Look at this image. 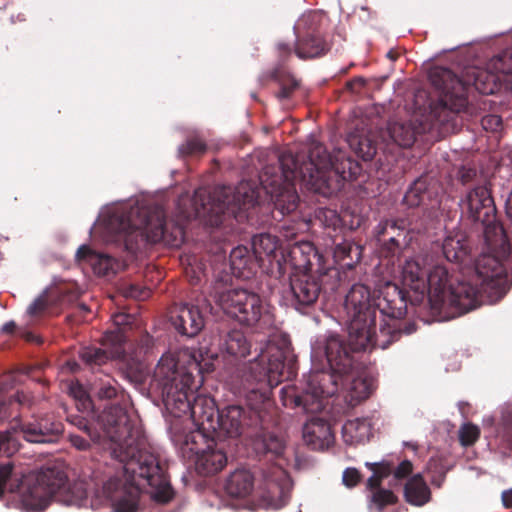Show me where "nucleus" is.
Returning a JSON list of instances; mask_svg holds the SVG:
<instances>
[{
  "label": "nucleus",
  "instance_id": "ddd939ff",
  "mask_svg": "<svg viewBox=\"0 0 512 512\" xmlns=\"http://www.w3.org/2000/svg\"><path fill=\"white\" fill-rule=\"evenodd\" d=\"M462 214L474 223H480L484 235L482 251L512 256L506 233L496 222V206L491 191L485 185L471 189L460 202Z\"/></svg>",
  "mask_w": 512,
  "mask_h": 512
},
{
  "label": "nucleus",
  "instance_id": "9b49d317",
  "mask_svg": "<svg viewBox=\"0 0 512 512\" xmlns=\"http://www.w3.org/2000/svg\"><path fill=\"white\" fill-rule=\"evenodd\" d=\"M231 281L228 273L218 275L210 288V299L239 324L260 331L270 329L274 325L270 306L254 291L230 288Z\"/></svg>",
  "mask_w": 512,
  "mask_h": 512
},
{
  "label": "nucleus",
  "instance_id": "c756f323",
  "mask_svg": "<svg viewBox=\"0 0 512 512\" xmlns=\"http://www.w3.org/2000/svg\"><path fill=\"white\" fill-rule=\"evenodd\" d=\"M267 410L264 412V422L261 427L254 430L249 437H255V450L265 456L270 455L271 458H279L285 450V442L278 435L265 431Z\"/></svg>",
  "mask_w": 512,
  "mask_h": 512
},
{
  "label": "nucleus",
  "instance_id": "7c9ffc66",
  "mask_svg": "<svg viewBox=\"0 0 512 512\" xmlns=\"http://www.w3.org/2000/svg\"><path fill=\"white\" fill-rule=\"evenodd\" d=\"M194 462L198 474L210 476L220 472L226 466L227 456L223 447L217 445L199 454Z\"/></svg>",
  "mask_w": 512,
  "mask_h": 512
},
{
  "label": "nucleus",
  "instance_id": "423d86ee",
  "mask_svg": "<svg viewBox=\"0 0 512 512\" xmlns=\"http://www.w3.org/2000/svg\"><path fill=\"white\" fill-rule=\"evenodd\" d=\"M429 79L439 91L432 115L442 123L457 122L458 114L467 105L468 90L473 87L481 94L491 95L502 88L512 91V45L494 56L485 69L468 67L462 76L452 70L437 66L431 69Z\"/></svg>",
  "mask_w": 512,
  "mask_h": 512
},
{
  "label": "nucleus",
  "instance_id": "7ed1b4c3",
  "mask_svg": "<svg viewBox=\"0 0 512 512\" xmlns=\"http://www.w3.org/2000/svg\"><path fill=\"white\" fill-rule=\"evenodd\" d=\"M295 358L288 348L268 346L240 370V385L247 407L228 405L218 409L212 431L218 440L236 439L262 428L264 412L271 406L270 390L296 373Z\"/></svg>",
  "mask_w": 512,
  "mask_h": 512
},
{
  "label": "nucleus",
  "instance_id": "393cba45",
  "mask_svg": "<svg viewBox=\"0 0 512 512\" xmlns=\"http://www.w3.org/2000/svg\"><path fill=\"white\" fill-rule=\"evenodd\" d=\"M112 349L107 350L97 346H85L79 351L82 362L96 375L104 372L101 367L106 366L115 358H124L125 350L118 345H111Z\"/></svg>",
  "mask_w": 512,
  "mask_h": 512
},
{
  "label": "nucleus",
  "instance_id": "052dcab7",
  "mask_svg": "<svg viewBox=\"0 0 512 512\" xmlns=\"http://www.w3.org/2000/svg\"><path fill=\"white\" fill-rule=\"evenodd\" d=\"M481 124L485 130L498 131L502 126V119L498 115H486L482 118Z\"/></svg>",
  "mask_w": 512,
  "mask_h": 512
},
{
  "label": "nucleus",
  "instance_id": "f3484780",
  "mask_svg": "<svg viewBox=\"0 0 512 512\" xmlns=\"http://www.w3.org/2000/svg\"><path fill=\"white\" fill-rule=\"evenodd\" d=\"M408 222L406 219H385L374 229L376 240L380 243V254L385 258L395 256L402 245L407 244Z\"/></svg>",
  "mask_w": 512,
  "mask_h": 512
},
{
  "label": "nucleus",
  "instance_id": "0e129e2a",
  "mask_svg": "<svg viewBox=\"0 0 512 512\" xmlns=\"http://www.w3.org/2000/svg\"><path fill=\"white\" fill-rule=\"evenodd\" d=\"M360 429H363V430H365V432H368L369 425H368L366 420H364V419L363 420L357 419L355 421H349L344 426V430L346 432L358 431Z\"/></svg>",
  "mask_w": 512,
  "mask_h": 512
},
{
  "label": "nucleus",
  "instance_id": "4d7b16f0",
  "mask_svg": "<svg viewBox=\"0 0 512 512\" xmlns=\"http://www.w3.org/2000/svg\"><path fill=\"white\" fill-rule=\"evenodd\" d=\"M369 468L372 470L374 474L379 475L383 479L392 474L394 470L393 464L385 461L380 463L369 464Z\"/></svg>",
  "mask_w": 512,
  "mask_h": 512
},
{
  "label": "nucleus",
  "instance_id": "39448f33",
  "mask_svg": "<svg viewBox=\"0 0 512 512\" xmlns=\"http://www.w3.org/2000/svg\"><path fill=\"white\" fill-rule=\"evenodd\" d=\"M202 384L201 366L187 354L176 357L164 354L158 361L151 379V388L159 393L166 410L174 417L190 414L197 427L214 430L218 408L215 400L194 391Z\"/></svg>",
  "mask_w": 512,
  "mask_h": 512
},
{
  "label": "nucleus",
  "instance_id": "864d4df0",
  "mask_svg": "<svg viewBox=\"0 0 512 512\" xmlns=\"http://www.w3.org/2000/svg\"><path fill=\"white\" fill-rule=\"evenodd\" d=\"M478 175L477 169L472 165H461L456 173L457 180L462 185L472 183Z\"/></svg>",
  "mask_w": 512,
  "mask_h": 512
},
{
  "label": "nucleus",
  "instance_id": "f03ea898",
  "mask_svg": "<svg viewBox=\"0 0 512 512\" xmlns=\"http://www.w3.org/2000/svg\"><path fill=\"white\" fill-rule=\"evenodd\" d=\"M91 393L98 400L115 401L98 415V424L114 444L112 455L122 464L123 477L111 476L97 493L109 501L115 512H137L141 487L151 488L152 498L168 503L174 491L162 464L154 453L142 447V432L128 414V396L107 372L96 374Z\"/></svg>",
  "mask_w": 512,
  "mask_h": 512
},
{
  "label": "nucleus",
  "instance_id": "f257e3e1",
  "mask_svg": "<svg viewBox=\"0 0 512 512\" xmlns=\"http://www.w3.org/2000/svg\"><path fill=\"white\" fill-rule=\"evenodd\" d=\"M360 172V164L345 151L335 149L329 153L322 143L312 141L307 160L283 153L276 164L266 165L259 175L260 187L242 181L234 188L217 186L211 192L199 188L193 203L198 217L207 225L219 227L228 219L244 222L248 210L259 204L263 191L284 216L298 207L296 180L307 190L328 198L339 192L346 181L356 179Z\"/></svg>",
  "mask_w": 512,
  "mask_h": 512
},
{
  "label": "nucleus",
  "instance_id": "338daca9",
  "mask_svg": "<svg viewBox=\"0 0 512 512\" xmlns=\"http://www.w3.org/2000/svg\"><path fill=\"white\" fill-rule=\"evenodd\" d=\"M502 503L506 508H512V488L505 490L501 495Z\"/></svg>",
  "mask_w": 512,
  "mask_h": 512
},
{
  "label": "nucleus",
  "instance_id": "bf43d9fd",
  "mask_svg": "<svg viewBox=\"0 0 512 512\" xmlns=\"http://www.w3.org/2000/svg\"><path fill=\"white\" fill-rule=\"evenodd\" d=\"M343 483L347 487L356 486L361 480V474L356 468H347L343 472Z\"/></svg>",
  "mask_w": 512,
  "mask_h": 512
},
{
  "label": "nucleus",
  "instance_id": "9d476101",
  "mask_svg": "<svg viewBox=\"0 0 512 512\" xmlns=\"http://www.w3.org/2000/svg\"><path fill=\"white\" fill-rule=\"evenodd\" d=\"M32 397L23 391L8 401H0V421H9V428L0 432V455L10 457L18 451L20 438L34 444L54 443L64 426L52 414L24 417L21 409L30 408Z\"/></svg>",
  "mask_w": 512,
  "mask_h": 512
},
{
  "label": "nucleus",
  "instance_id": "aec40b11",
  "mask_svg": "<svg viewBox=\"0 0 512 512\" xmlns=\"http://www.w3.org/2000/svg\"><path fill=\"white\" fill-rule=\"evenodd\" d=\"M170 320L174 328L187 337L196 336L205 325L199 307L188 303L175 306L170 312Z\"/></svg>",
  "mask_w": 512,
  "mask_h": 512
},
{
  "label": "nucleus",
  "instance_id": "13d9d810",
  "mask_svg": "<svg viewBox=\"0 0 512 512\" xmlns=\"http://www.w3.org/2000/svg\"><path fill=\"white\" fill-rule=\"evenodd\" d=\"M70 444L79 451H86L90 448V442H92L89 437H83L81 435L70 433L68 436Z\"/></svg>",
  "mask_w": 512,
  "mask_h": 512
},
{
  "label": "nucleus",
  "instance_id": "b1692460",
  "mask_svg": "<svg viewBox=\"0 0 512 512\" xmlns=\"http://www.w3.org/2000/svg\"><path fill=\"white\" fill-rule=\"evenodd\" d=\"M258 80L261 86H265L269 81L277 83L279 90L275 92V97L281 102L290 99L300 87V80L281 66L263 72Z\"/></svg>",
  "mask_w": 512,
  "mask_h": 512
},
{
  "label": "nucleus",
  "instance_id": "2eb2a0df",
  "mask_svg": "<svg viewBox=\"0 0 512 512\" xmlns=\"http://www.w3.org/2000/svg\"><path fill=\"white\" fill-rule=\"evenodd\" d=\"M437 103L436 100H430L427 113L423 114L421 118L415 116L414 120L408 122H393L388 126V133L390 138L398 146L403 148L411 147L418 134L429 132L437 129L441 134L454 132L457 127V122L451 121L450 123H442L441 118L437 119L432 115V106Z\"/></svg>",
  "mask_w": 512,
  "mask_h": 512
},
{
  "label": "nucleus",
  "instance_id": "412c9836",
  "mask_svg": "<svg viewBox=\"0 0 512 512\" xmlns=\"http://www.w3.org/2000/svg\"><path fill=\"white\" fill-rule=\"evenodd\" d=\"M426 281V293L428 294L431 308L442 311L446 293L449 291V286L453 285L448 268L442 264L434 265L428 270Z\"/></svg>",
  "mask_w": 512,
  "mask_h": 512
},
{
  "label": "nucleus",
  "instance_id": "f704fd0d",
  "mask_svg": "<svg viewBox=\"0 0 512 512\" xmlns=\"http://www.w3.org/2000/svg\"><path fill=\"white\" fill-rule=\"evenodd\" d=\"M136 341L137 347L135 350V356L131 359V362L127 363V370L132 377L140 379L146 370L144 358L153 348L154 340L147 332H143Z\"/></svg>",
  "mask_w": 512,
  "mask_h": 512
},
{
  "label": "nucleus",
  "instance_id": "cd10ccee",
  "mask_svg": "<svg viewBox=\"0 0 512 512\" xmlns=\"http://www.w3.org/2000/svg\"><path fill=\"white\" fill-rule=\"evenodd\" d=\"M428 270L417 259L407 260L402 269V284L415 293V300L423 299L427 291Z\"/></svg>",
  "mask_w": 512,
  "mask_h": 512
},
{
  "label": "nucleus",
  "instance_id": "2f4dec72",
  "mask_svg": "<svg viewBox=\"0 0 512 512\" xmlns=\"http://www.w3.org/2000/svg\"><path fill=\"white\" fill-rule=\"evenodd\" d=\"M442 252L449 262L461 263L468 258L470 246L465 232L461 230L450 232L442 244Z\"/></svg>",
  "mask_w": 512,
  "mask_h": 512
},
{
  "label": "nucleus",
  "instance_id": "680f3d73",
  "mask_svg": "<svg viewBox=\"0 0 512 512\" xmlns=\"http://www.w3.org/2000/svg\"><path fill=\"white\" fill-rule=\"evenodd\" d=\"M413 471V464L409 460H403L399 465L394 468L393 475L396 479H404L408 477Z\"/></svg>",
  "mask_w": 512,
  "mask_h": 512
},
{
  "label": "nucleus",
  "instance_id": "4c0bfd02",
  "mask_svg": "<svg viewBox=\"0 0 512 512\" xmlns=\"http://www.w3.org/2000/svg\"><path fill=\"white\" fill-rule=\"evenodd\" d=\"M405 500L415 506H422L430 501L431 491L421 474L412 476L404 487Z\"/></svg>",
  "mask_w": 512,
  "mask_h": 512
},
{
  "label": "nucleus",
  "instance_id": "6e6552de",
  "mask_svg": "<svg viewBox=\"0 0 512 512\" xmlns=\"http://www.w3.org/2000/svg\"><path fill=\"white\" fill-rule=\"evenodd\" d=\"M511 284L512 256L482 251L475 261L474 273L449 286L442 310L453 309L454 314L460 316L485 303H495Z\"/></svg>",
  "mask_w": 512,
  "mask_h": 512
},
{
  "label": "nucleus",
  "instance_id": "c9c22d12",
  "mask_svg": "<svg viewBox=\"0 0 512 512\" xmlns=\"http://www.w3.org/2000/svg\"><path fill=\"white\" fill-rule=\"evenodd\" d=\"M333 259L342 268L351 269L362 257V247L350 240L342 239L341 242L333 240Z\"/></svg>",
  "mask_w": 512,
  "mask_h": 512
},
{
  "label": "nucleus",
  "instance_id": "ea45409f",
  "mask_svg": "<svg viewBox=\"0 0 512 512\" xmlns=\"http://www.w3.org/2000/svg\"><path fill=\"white\" fill-rule=\"evenodd\" d=\"M133 320L134 318L126 313H117L113 315V322L117 326V329L105 333L103 337L104 344L118 345L119 347H123V344L126 341V327L130 326Z\"/></svg>",
  "mask_w": 512,
  "mask_h": 512
},
{
  "label": "nucleus",
  "instance_id": "603ef678",
  "mask_svg": "<svg viewBox=\"0 0 512 512\" xmlns=\"http://www.w3.org/2000/svg\"><path fill=\"white\" fill-rule=\"evenodd\" d=\"M49 306V296L47 294H42L29 305L27 313L31 317H40L47 311Z\"/></svg>",
  "mask_w": 512,
  "mask_h": 512
},
{
  "label": "nucleus",
  "instance_id": "1a4fd4ad",
  "mask_svg": "<svg viewBox=\"0 0 512 512\" xmlns=\"http://www.w3.org/2000/svg\"><path fill=\"white\" fill-rule=\"evenodd\" d=\"M106 228L115 241L123 242L125 249L137 253L149 244L161 241L173 246L183 242V230L176 226L169 233L164 210L159 207L122 205L115 208L107 217Z\"/></svg>",
  "mask_w": 512,
  "mask_h": 512
},
{
  "label": "nucleus",
  "instance_id": "a878e982",
  "mask_svg": "<svg viewBox=\"0 0 512 512\" xmlns=\"http://www.w3.org/2000/svg\"><path fill=\"white\" fill-rule=\"evenodd\" d=\"M216 439L213 432L197 427L195 430L184 435L181 443V452L184 457L194 460L199 454L204 453L206 449L217 446Z\"/></svg>",
  "mask_w": 512,
  "mask_h": 512
},
{
  "label": "nucleus",
  "instance_id": "5fc2aeb1",
  "mask_svg": "<svg viewBox=\"0 0 512 512\" xmlns=\"http://www.w3.org/2000/svg\"><path fill=\"white\" fill-rule=\"evenodd\" d=\"M276 52L278 57V64L276 67H284V63L291 57L294 52V45H290L289 43L279 41L276 44Z\"/></svg>",
  "mask_w": 512,
  "mask_h": 512
},
{
  "label": "nucleus",
  "instance_id": "6e6d98bb",
  "mask_svg": "<svg viewBox=\"0 0 512 512\" xmlns=\"http://www.w3.org/2000/svg\"><path fill=\"white\" fill-rule=\"evenodd\" d=\"M80 291L77 287L67 286L61 288L59 293V301L61 304H71L78 300Z\"/></svg>",
  "mask_w": 512,
  "mask_h": 512
},
{
  "label": "nucleus",
  "instance_id": "5701e85b",
  "mask_svg": "<svg viewBox=\"0 0 512 512\" xmlns=\"http://www.w3.org/2000/svg\"><path fill=\"white\" fill-rule=\"evenodd\" d=\"M303 440L312 450H324L334 442V434L329 422L313 417L303 427Z\"/></svg>",
  "mask_w": 512,
  "mask_h": 512
},
{
  "label": "nucleus",
  "instance_id": "a19ab883",
  "mask_svg": "<svg viewBox=\"0 0 512 512\" xmlns=\"http://www.w3.org/2000/svg\"><path fill=\"white\" fill-rule=\"evenodd\" d=\"M20 479L14 471L10 460L0 462V497L6 492L14 493L20 488Z\"/></svg>",
  "mask_w": 512,
  "mask_h": 512
},
{
  "label": "nucleus",
  "instance_id": "bb28decb",
  "mask_svg": "<svg viewBox=\"0 0 512 512\" xmlns=\"http://www.w3.org/2000/svg\"><path fill=\"white\" fill-rule=\"evenodd\" d=\"M252 250L262 265L267 260L270 264L275 261L280 267L284 251L276 236L269 233L255 235L252 239Z\"/></svg>",
  "mask_w": 512,
  "mask_h": 512
},
{
  "label": "nucleus",
  "instance_id": "c85d7f7f",
  "mask_svg": "<svg viewBox=\"0 0 512 512\" xmlns=\"http://www.w3.org/2000/svg\"><path fill=\"white\" fill-rule=\"evenodd\" d=\"M359 367L348 376L338 380V387H345L347 390L346 400L351 406H356L366 400L373 391L371 380L358 376Z\"/></svg>",
  "mask_w": 512,
  "mask_h": 512
},
{
  "label": "nucleus",
  "instance_id": "37998d69",
  "mask_svg": "<svg viewBox=\"0 0 512 512\" xmlns=\"http://www.w3.org/2000/svg\"><path fill=\"white\" fill-rule=\"evenodd\" d=\"M316 219L325 229L333 232L342 228V220L336 210L330 208H319L316 211Z\"/></svg>",
  "mask_w": 512,
  "mask_h": 512
},
{
  "label": "nucleus",
  "instance_id": "58836bf2",
  "mask_svg": "<svg viewBox=\"0 0 512 512\" xmlns=\"http://www.w3.org/2000/svg\"><path fill=\"white\" fill-rule=\"evenodd\" d=\"M222 348L231 356L243 358L250 354L251 344L245 334L238 329L229 331L221 344Z\"/></svg>",
  "mask_w": 512,
  "mask_h": 512
},
{
  "label": "nucleus",
  "instance_id": "79ce46f5",
  "mask_svg": "<svg viewBox=\"0 0 512 512\" xmlns=\"http://www.w3.org/2000/svg\"><path fill=\"white\" fill-rule=\"evenodd\" d=\"M185 274L192 285H198L206 276V265L195 255L187 258Z\"/></svg>",
  "mask_w": 512,
  "mask_h": 512
},
{
  "label": "nucleus",
  "instance_id": "09e8293b",
  "mask_svg": "<svg viewBox=\"0 0 512 512\" xmlns=\"http://www.w3.org/2000/svg\"><path fill=\"white\" fill-rule=\"evenodd\" d=\"M371 502L379 509L382 510L388 505L395 504L397 497L391 490L377 489L371 495Z\"/></svg>",
  "mask_w": 512,
  "mask_h": 512
},
{
  "label": "nucleus",
  "instance_id": "6ab92c4d",
  "mask_svg": "<svg viewBox=\"0 0 512 512\" xmlns=\"http://www.w3.org/2000/svg\"><path fill=\"white\" fill-rule=\"evenodd\" d=\"M323 257L318 253L313 243L300 241L292 244L284 252L282 260L289 264L295 272H311L325 270L322 265Z\"/></svg>",
  "mask_w": 512,
  "mask_h": 512
},
{
  "label": "nucleus",
  "instance_id": "a211bd4d",
  "mask_svg": "<svg viewBox=\"0 0 512 512\" xmlns=\"http://www.w3.org/2000/svg\"><path fill=\"white\" fill-rule=\"evenodd\" d=\"M442 187L428 175L417 178L409 187L404 196V203L409 207H423L424 210L439 208L441 203Z\"/></svg>",
  "mask_w": 512,
  "mask_h": 512
},
{
  "label": "nucleus",
  "instance_id": "473e14b6",
  "mask_svg": "<svg viewBox=\"0 0 512 512\" xmlns=\"http://www.w3.org/2000/svg\"><path fill=\"white\" fill-rule=\"evenodd\" d=\"M76 258L79 262L88 263L95 274L99 276H109L116 273V261L106 254H99L93 251L89 246L82 245L78 248Z\"/></svg>",
  "mask_w": 512,
  "mask_h": 512
},
{
  "label": "nucleus",
  "instance_id": "774afa93",
  "mask_svg": "<svg viewBox=\"0 0 512 512\" xmlns=\"http://www.w3.org/2000/svg\"><path fill=\"white\" fill-rule=\"evenodd\" d=\"M506 214L512 223V192L506 203Z\"/></svg>",
  "mask_w": 512,
  "mask_h": 512
},
{
  "label": "nucleus",
  "instance_id": "dca6fc26",
  "mask_svg": "<svg viewBox=\"0 0 512 512\" xmlns=\"http://www.w3.org/2000/svg\"><path fill=\"white\" fill-rule=\"evenodd\" d=\"M321 16L317 12L304 14L294 27L296 40L295 55L302 59H314L326 55L330 44L320 32Z\"/></svg>",
  "mask_w": 512,
  "mask_h": 512
},
{
  "label": "nucleus",
  "instance_id": "de8ad7c7",
  "mask_svg": "<svg viewBox=\"0 0 512 512\" xmlns=\"http://www.w3.org/2000/svg\"><path fill=\"white\" fill-rule=\"evenodd\" d=\"M480 437V429L472 423H465L459 429V441L464 447L472 446Z\"/></svg>",
  "mask_w": 512,
  "mask_h": 512
},
{
  "label": "nucleus",
  "instance_id": "c03bdc74",
  "mask_svg": "<svg viewBox=\"0 0 512 512\" xmlns=\"http://www.w3.org/2000/svg\"><path fill=\"white\" fill-rule=\"evenodd\" d=\"M207 150L206 143L199 137H190L178 148L181 156H200Z\"/></svg>",
  "mask_w": 512,
  "mask_h": 512
},
{
  "label": "nucleus",
  "instance_id": "4468645a",
  "mask_svg": "<svg viewBox=\"0 0 512 512\" xmlns=\"http://www.w3.org/2000/svg\"><path fill=\"white\" fill-rule=\"evenodd\" d=\"M339 271L334 267L311 272H294L290 276L292 305L297 310L313 306L321 294L333 292L339 285Z\"/></svg>",
  "mask_w": 512,
  "mask_h": 512
},
{
  "label": "nucleus",
  "instance_id": "4be33fe9",
  "mask_svg": "<svg viewBox=\"0 0 512 512\" xmlns=\"http://www.w3.org/2000/svg\"><path fill=\"white\" fill-rule=\"evenodd\" d=\"M229 263L232 275L248 280L251 279L257 272V269L262 266L257 256L246 246H237L232 249L229 255Z\"/></svg>",
  "mask_w": 512,
  "mask_h": 512
},
{
  "label": "nucleus",
  "instance_id": "f8f14e48",
  "mask_svg": "<svg viewBox=\"0 0 512 512\" xmlns=\"http://www.w3.org/2000/svg\"><path fill=\"white\" fill-rule=\"evenodd\" d=\"M23 507L28 511H43L52 498L66 505H77L86 498L81 483L71 485L65 473L56 467H46L20 484L18 489Z\"/></svg>",
  "mask_w": 512,
  "mask_h": 512
},
{
  "label": "nucleus",
  "instance_id": "e2e57ef3",
  "mask_svg": "<svg viewBox=\"0 0 512 512\" xmlns=\"http://www.w3.org/2000/svg\"><path fill=\"white\" fill-rule=\"evenodd\" d=\"M367 80L363 77H355L346 83V88L352 93H360L366 86Z\"/></svg>",
  "mask_w": 512,
  "mask_h": 512
},
{
  "label": "nucleus",
  "instance_id": "49530a36",
  "mask_svg": "<svg viewBox=\"0 0 512 512\" xmlns=\"http://www.w3.org/2000/svg\"><path fill=\"white\" fill-rule=\"evenodd\" d=\"M501 441L507 449L512 450V404L508 405L502 415Z\"/></svg>",
  "mask_w": 512,
  "mask_h": 512
},
{
  "label": "nucleus",
  "instance_id": "72a5a7b5",
  "mask_svg": "<svg viewBox=\"0 0 512 512\" xmlns=\"http://www.w3.org/2000/svg\"><path fill=\"white\" fill-rule=\"evenodd\" d=\"M254 475L248 469H236L226 479L224 488L227 494L235 498H245L254 489Z\"/></svg>",
  "mask_w": 512,
  "mask_h": 512
},
{
  "label": "nucleus",
  "instance_id": "3c124183",
  "mask_svg": "<svg viewBox=\"0 0 512 512\" xmlns=\"http://www.w3.org/2000/svg\"><path fill=\"white\" fill-rule=\"evenodd\" d=\"M355 152L358 157L362 158L364 161H370L376 155V146L375 144L369 140L368 138H359L357 139V148Z\"/></svg>",
  "mask_w": 512,
  "mask_h": 512
},
{
  "label": "nucleus",
  "instance_id": "0eeeda50",
  "mask_svg": "<svg viewBox=\"0 0 512 512\" xmlns=\"http://www.w3.org/2000/svg\"><path fill=\"white\" fill-rule=\"evenodd\" d=\"M351 343L348 330V343L337 335L329 336L323 346L313 350V356H324L328 370L311 371L307 378L304 393L295 394L293 389L283 388V404L285 406L302 407L306 413H317L324 408L323 399L333 396L338 391V380L348 376L360 363L357 354L367 349L379 348L378 345H367L356 349Z\"/></svg>",
  "mask_w": 512,
  "mask_h": 512
},
{
  "label": "nucleus",
  "instance_id": "8fccbe9b",
  "mask_svg": "<svg viewBox=\"0 0 512 512\" xmlns=\"http://www.w3.org/2000/svg\"><path fill=\"white\" fill-rule=\"evenodd\" d=\"M71 392L75 397L77 409L81 412H88L93 410V403L91 397L78 385L71 388Z\"/></svg>",
  "mask_w": 512,
  "mask_h": 512
},
{
  "label": "nucleus",
  "instance_id": "69168bd1",
  "mask_svg": "<svg viewBox=\"0 0 512 512\" xmlns=\"http://www.w3.org/2000/svg\"><path fill=\"white\" fill-rule=\"evenodd\" d=\"M382 479V477L373 473V475L367 480V487L371 490L372 493L377 489H382L380 487Z\"/></svg>",
  "mask_w": 512,
  "mask_h": 512
},
{
  "label": "nucleus",
  "instance_id": "20e7f679",
  "mask_svg": "<svg viewBox=\"0 0 512 512\" xmlns=\"http://www.w3.org/2000/svg\"><path fill=\"white\" fill-rule=\"evenodd\" d=\"M407 303V291L395 283H385L377 299L365 284H354L344 303L354 347L364 348L372 343L386 349L403 334L414 333L415 323L399 321L407 313Z\"/></svg>",
  "mask_w": 512,
  "mask_h": 512
},
{
  "label": "nucleus",
  "instance_id": "e433bc0d",
  "mask_svg": "<svg viewBox=\"0 0 512 512\" xmlns=\"http://www.w3.org/2000/svg\"><path fill=\"white\" fill-rule=\"evenodd\" d=\"M267 497L279 505H285L290 497L291 484L288 475L277 469L272 478L266 480Z\"/></svg>",
  "mask_w": 512,
  "mask_h": 512
},
{
  "label": "nucleus",
  "instance_id": "a18cd8bd",
  "mask_svg": "<svg viewBox=\"0 0 512 512\" xmlns=\"http://www.w3.org/2000/svg\"><path fill=\"white\" fill-rule=\"evenodd\" d=\"M69 422L77 427L80 431L84 432L92 442H100L101 433L96 428H94L85 417L72 415L69 418Z\"/></svg>",
  "mask_w": 512,
  "mask_h": 512
}]
</instances>
